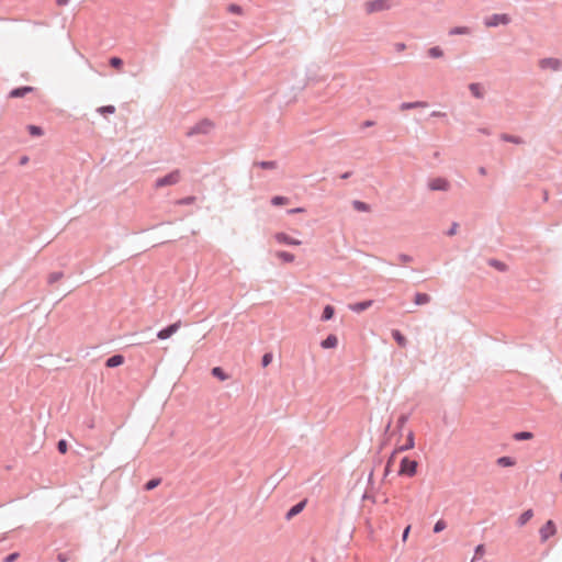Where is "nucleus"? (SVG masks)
<instances>
[{
    "label": "nucleus",
    "mask_w": 562,
    "mask_h": 562,
    "mask_svg": "<svg viewBox=\"0 0 562 562\" xmlns=\"http://www.w3.org/2000/svg\"><path fill=\"white\" fill-rule=\"evenodd\" d=\"M397 259L402 263H407V262H412L413 261V257L411 255H407V254H398L397 255Z\"/></svg>",
    "instance_id": "37998d69"
},
{
    "label": "nucleus",
    "mask_w": 562,
    "mask_h": 562,
    "mask_svg": "<svg viewBox=\"0 0 562 562\" xmlns=\"http://www.w3.org/2000/svg\"><path fill=\"white\" fill-rule=\"evenodd\" d=\"M428 188L431 191H447L450 188V183L446 178L437 177L429 180Z\"/></svg>",
    "instance_id": "6e6552de"
},
{
    "label": "nucleus",
    "mask_w": 562,
    "mask_h": 562,
    "mask_svg": "<svg viewBox=\"0 0 562 562\" xmlns=\"http://www.w3.org/2000/svg\"><path fill=\"white\" fill-rule=\"evenodd\" d=\"M431 300L430 295L427 293L416 292L414 295L415 305H425L429 303Z\"/></svg>",
    "instance_id": "b1692460"
},
{
    "label": "nucleus",
    "mask_w": 562,
    "mask_h": 562,
    "mask_svg": "<svg viewBox=\"0 0 562 562\" xmlns=\"http://www.w3.org/2000/svg\"><path fill=\"white\" fill-rule=\"evenodd\" d=\"M539 67L541 69H551L553 71H560L562 69V60L554 57H546L539 60Z\"/></svg>",
    "instance_id": "0eeeda50"
},
{
    "label": "nucleus",
    "mask_w": 562,
    "mask_h": 562,
    "mask_svg": "<svg viewBox=\"0 0 562 562\" xmlns=\"http://www.w3.org/2000/svg\"><path fill=\"white\" fill-rule=\"evenodd\" d=\"M479 132L482 133V134H485V135H490L491 134L490 131L487 128H485V127L479 128Z\"/></svg>",
    "instance_id": "bf43d9fd"
},
{
    "label": "nucleus",
    "mask_w": 562,
    "mask_h": 562,
    "mask_svg": "<svg viewBox=\"0 0 562 562\" xmlns=\"http://www.w3.org/2000/svg\"><path fill=\"white\" fill-rule=\"evenodd\" d=\"M33 90H34V88L31 86H20V87H16V88H13L12 90H10L9 98H12V99L23 98L27 93L32 92Z\"/></svg>",
    "instance_id": "4468645a"
},
{
    "label": "nucleus",
    "mask_w": 562,
    "mask_h": 562,
    "mask_svg": "<svg viewBox=\"0 0 562 562\" xmlns=\"http://www.w3.org/2000/svg\"><path fill=\"white\" fill-rule=\"evenodd\" d=\"M64 277L63 271H53L47 277V283L53 285Z\"/></svg>",
    "instance_id": "2f4dec72"
},
{
    "label": "nucleus",
    "mask_w": 562,
    "mask_h": 562,
    "mask_svg": "<svg viewBox=\"0 0 562 562\" xmlns=\"http://www.w3.org/2000/svg\"><path fill=\"white\" fill-rule=\"evenodd\" d=\"M532 437H533V434L530 431H517L513 435V438L517 441L528 440V439H531Z\"/></svg>",
    "instance_id": "473e14b6"
},
{
    "label": "nucleus",
    "mask_w": 562,
    "mask_h": 562,
    "mask_svg": "<svg viewBox=\"0 0 562 562\" xmlns=\"http://www.w3.org/2000/svg\"><path fill=\"white\" fill-rule=\"evenodd\" d=\"M557 532V527L553 520H548L539 530L541 542H546L550 537Z\"/></svg>",
    "instance_id": "1a4fd4ad"
},
{
    "label": "nucleus",
    "mask_w": 562,
    "mask_h": 562,
    "mask_svg": "<svg viewBox=\"0 0 562 562\" xmlns=\"http://www.w3.org/2000/svg\"><path fill=\"white\" fill-rule=\"evenodd\" d=\"M352 207L358 212H369L371 209L368 203L360 200H353Z\"/></svg>",
    "instance_id": "c756f323"
},
{
    "label": "nucleus",
    "mask_w": 562,
    "mask_h": 562,
    "mask_svg": "<svg viewBox=\"0 0 562 562\" xmlns=\"http://www.w3.org/2000/svg\"><path fill=\"white\" fill-rule=\"evenodd\" d=\"M469 90L471 92V94L476 98V99H483L484 97V91H483V87L481 83L479 82H472L469 85Z\"/></svg>",
    "instance_id": "6ab92c4d"
},
{
    "label": "nucleus",
    "mask_w": 562,
    "mask_h": 562,
    "mask_svg": "<svg viewBox=\"0 0 562 562\" xmlns=\"http://www.w3.org/2000/svg\"><path fill=\"white\" fill-rule=\"evenodd\" d=\"M338 345V338L334 334H329L325 339L321 341V347L323 349H333Z\"/></svg>",
    "instance_id": "dca6fc26"
},
{
    "label": "nucleus",
    "mask_w": 562,
    "mask_h": 562,
    "mask_svg": "<svg viewBox=\"0 0 562 562\" xmlns=\"http://www.w3.org/2000/svg\"><path fill=\"white\" fill-rule=\"evenodd\" d=\"M307 504V499H302L300 502H297L296 504H294L293 506H291L288 512L285 513V519L286 520H291L292 518H294L296 515H299L306 506Z\"/></svg>",
    "instance_id": "ddd939ff"
},
{
    "label": "nucleus",
    "mask_w": 562,
    "mask_h": 562,
    "mask_svg": "<svg viewBox=\"0 0 562 562\" xmlns=\"http://www.w3.org/2000/svg\"><path fill=\"white\" fill-rule=\"evenodd\" d=\"M501 139L504 142L513 143V144H522L524 143L521 137L506 134V133H503L501 135Z\"/></svg>",
    "instance_id": "7c9ffc66"
},
{
    "label": "nucleus",
    "mask_w": 562,
    "mask_h": 562,
    "mask_svg": "<svg viewBox=\"0 0 562 562\" xmlns=\"http://www.w3.org/2000/svg\"><path fill=\"white\" fill-rule=\"evenodd\" d=\"M416 459H401L398 474L413 476L416 473Z\"/></svg>",
    "instance_id": "39448f33"
},
{
    "label": "nucleus",
    "mask_w": 562,
    "mask_h": 562,
    "mask_svg": "<svg viewBox=\"0 0 562 562\" xmlns=\"http://www.w3.org/2000/svg\"><path fill=\"white\" fill-rule=\"evenodd\" d=\"M215 128V124L212 120L205 117L199 121L196 124L191 126L186 135L187 137H194L196 135H209Z\"/></svg>",
    "instance_id": "f257e3e1"
},
{
    "label": "nucleus",
    "mask_w": 562,
    "mask_h": 562,
    "mask_svg": "<svg viewBox=\"0 0 562 562\" xmlns=\"http://www.w3.org/2000/svg\"><path fill=\"white\" fill-rule=\"evenodd\" d=\"M274 239H276L277 243L282 244V245H286V246H299V245L302 244L301 240L291 237L290 235H288L284 232L276 233L274 234Z\"/></svg>",
    "instance_id": "9b49d317"
},
{
    "label": "nucleus",
    "mask_w": 562,
    "mask_h": 562,
    "mask_svg": "<svg viewBox=\"0 0 562 562\" xmlns=\"http://www.w3.org/2000/svg\"><path fill=\"white\" fill-rule=\"evenodd\" d=\"M560 480L562 481V472L560 473Z\"/></svg>",
    "instance_id": "338daca9"
},
{
    "label": "nucleus",
    "mask_w": 562,
    "mask_h": 562,
    "mask_svg": "<svg viewBox=\"0 0 562 562\" xmlns=\"http://www.w3.org/2000/svg\"><path fill=\"white\" fill-rule=\"evenodd\" d=\"M411 532V526H406L402 532V540L405 542L408 538V535Z\"/></svg>",
    "instance_id": "8fccbe9b"
},
{
    "label": "nucleus",
    "mask_w": 562,
    "mask_h": 562,
    "mask_svg": "<svg viewBox=\"0 0 562 562\" xmlns=\"http://www.w3.org/2000/svg\"><path fill=\"white\" fill-rule=\"evenodd\" d=\"M109 65L115 69H121L124 65V61L117 56H112L109 58Z\"/></svg>",
    "instance_id": "c9c22d12"
},
{
    "label": "nucleus",
    "mask_w": 562,
    "mask_h": 562,
    "mask_svg": "<svg viewBox=\"0 0 562 562\" xmlns=\"http://www.w3.org/2000/svg\"><path fill=\"white\" fill-rule=\"evenodd\" d=\"M459 227V224L457 222H453L450 228L446 232L447 236H453L457 234V229Z\"/></svg>",
    "instance_id": "de8ad7c7"
},
{
    "label": "nucleus",
    "mask_w": 562,
    "mask_h": 562,
    "mask_svg": "<svg viewBox=\"0 0 562 562\" xmlns=\"http://www.w3.org/2000/svg\"><path fill=\"white\" fill-rule=\"evenodd\" d=\"M26 130L32 137H40L44 134L43 127L38 125L29 124Z\"/></svg>",
    "instance_id": "cd10ccee"
},
{
    "label": "nucleus",
    "mask_w": 562,
    "mask_h": 562,
    "mask_svg": "<svg viewBox=\"0 0 562 562\" xmlns=\"http://www.w3.org/2000/svg\"><path fill=\"white\" fill-rule=\"evenodd\" d=\"M428 56L430 58H440L443 56V50L439 46H432L428 49Z\"/></svg>",
    "instance_id": "f704fd0d"
},
{
    "label": "nucleus",
    "mask_w": 562,
    "mask_h": 562,
    "mask_svg": "<svg viewBox=\"0 0 562 562\" xmlns=\"http://www.w3.org/2000/svg\"><path fill=\"white\" fill-rule=\"evenodd\" d=\"M211 374L220 381H226L229 378L228 373L222 367L212 368Z\"/></svg>",
    "instance_id": "5701e85b"
},
{
    "label": "nucleus",
    "mask_w": 562,
    "mask_h": 562,
    "mask_svg": "<svg viewBox=\"0 0 562 562\" xmlns=\"http://www.w3.org/2000/svg\"><path fill=\"white\" fill-rule=\"evenodd\" d=\"M194 200H195V198H194V196H184V198H182L181 200H179V202H178V203H179L180 205H189V204H192Z\"/></svg>",
    "instance_id": "49530a36"
},
{
    "label": "nucleus",
    "mask_w": 562,
    "mask_h": 562,
    "mask_svg": "<svg viewBox=\"0 0 562 562\" xmlns=\"http://www.w3.org/2000/svg\"><path fill=\"white\" fill-rule=\"evenodd\" d=\"M56 449L60 454H65L68 451V442L66 439H59L56 442Z\"/></svg>",
    "instance_id": "4c0bfd02"
},
{
    "label": "nucleus",
    "mask_w": 562,
    "mask_h": 562,
    "mask_svg": "<svg viewBox=\"0 0 562 562\" xmlns=\"http://www.w3.org/2000/svg\"><path fill=\"white\" fill-rule=\"evenodd\" d=\"M471 33V29L468 26H454L449 30V35H468Z\"/></svg>",
    "instance_id": "bb28decb"
},
{
    "label": "nucleus",
    "mask_w": 562,
    "mask_h": 562,
    "mask_svg": "<svg viewBox=\"0 0 562 562\" xmlns=\"http://www.w3.org/2000/svg\"><path fill=\"white\" fill-rule=\"evenodd\" d=\"M396 52H402L406 48V45L402 42H398L394 45Z\"/></svg>",
    "instance_id": "603ef678"
},
{
    "label": "nucleus",
    "mask_w": 562,
    "mask_h": 562,
    "mask_svg": "<svg viewBox=\"0 0 562 562\" xmlns=\"http://www.w3.org/2000/svg\"><path fill=\"white\" fill-rule=\"evenodd\" d=\"M116 109L114 105L112 104H108V105H102V106H99L97 109V112L102 114V115H105V114H113L115 113Z\"/></svg>",
    "instance_id": "e433bc0d"
},
{
    "label": "nucleus",
    "mask_w": 562,
    "mask_h": 562,
    "mask_svg": "<svg viewBox=\"0 0 562 562\" xmlns=\"http://www.w3.org/2000/svg\"><path fill=\"white\" fill-rule=\"evenodd\" d=\"M426 106H427V102H424V101L402 102L400 104V109L402 111L413 110V109H418V108H426Z\"/></svg>",
    "instance_id": "aec40b11"
},
{
    "label": "nucleus",
    "mask_w": 562,
    "mask_h": 562,
    "mask_svg": "<svg viewBox=\"0 0 562 562\" xmlns=\"http://www.w3.org/2000/svg\"><path fill=\"white\" fill-rule=\"evenodd\" d=\"M533 516L532 509L525 510L517 519V526L522 527L525 526Z\"/></svg>",
    "instance_id": "393cba45"
},
{
    "label": "nucleus",
    "mask_w": 562,
    "mask_h": 562,
    "mask_svg": "<svg viewBox=\"0 0 562 562\" xmlns=\"http://www.w3.org/2000/svg\"><path fill=\"white\" fill-rule=\"evenodd\" d=\"M305 210L304 207H294V209H290L286 211L288 214H297V213H303Z\"/></svg>",
    "instance_id": "3c124183"
},
{
    "label": "nucleus",
    "mask_w": 562,
    "mask_h": 562,
    "mask_svg": "<svg viewBox=\"0 0 562 562\" xmlns=\"http://www.w3.org/2000/svg\"><path fill=\"white\" fill-rule=\"evenodd\" d=\"M386 443H383L380 446V449L378 450V453H382L383 449L385 448Z\"/></svg>",
    "instance_id": "e2e57ef3"
},
{
    "label": "nucleus",
    "mask_w": 562,
    "mask_h": 562,
    "mask_svg": "<svg viewBox=\"0 0 562 562\" xmlns=\"http://www.w3.org/2000/svg\"><path fill=\"white\" fill-rule=\"evenodd\" d=\"M160 483H161L160 477H153L144 484V490L151 491V490L156 488Z\"/></svg>",
    "instance_id": "72a5a7b5"
},
{
    "label": "nucleus",
    "mask_w": 562,
    "mask_h": 562,
    "mask_svg": "<svg viewBox=\"0 0 562 562\" xmlns=\"http://www.w3.org/2000/svg\"><path fill=\"white\" fill-rule=\"evenodd\" d=\"M496 462L502 468H509L516 464V459H496Z\"/></svg>",
    "instance_id": "58836bf2"
},
{
    "label": "nucleus",
    "mask_w": 562,
    "mask_h": 562,
    "mask_svg": "<svg viewBox=\"0 0 562 562\" xmlns=\"http://www.w3.org/2000/svg\"><path fill=\"white\" fill-rule=\"evenodd\" d=\"M396 459H392V458H389L387 459V465H390L391 463H393Z\"/></svg>",
    "instance_id": "0e129e2a"
},
{
    "label": "nucleus",
    "mask_w": 562,
    "mask_h": 562,
    "mask_svg": "<svg viewBox=\"0 0 562 562\" xmlns=\"http://www.w3.org/2000/svg\"><path fill=\"white\" fill-rule=\"evenodd\" d=\"M335 307L330 304H327L324 306L323 308V312H322V315H321V321L322 322H328L330 319H333V317L335 316Z\"/></svg>",
    "instance_id": "412c9836"
},
{
    "label": "nucleus",
    "mask_w": 562,
    "mask_h": 562,
    "mask_svg": "<svg viewBox=\"0 0 562 562\" xmlns=\"http://www.w3.org/2000/svg\"><path fill=\"white\" fill-rule=\"evenodd\" d=\"M352 176V171H346L344 173L340 175V179L342 180H347L349 179L350 177Z\"/></svg>",
    "instance_id": "6e6d98bb"
},
{
    "label": "nucleus",
    "mask_w": 562,
    "mask_h": 562,
    "mask_svg": "<svg viewBox=\"0 0 562 562\" xmlns=\"http://www.w3.org/2000/svg\"><path fill=\"white\" fill-rule=\"evenodd\" d=\"M487 172L486 168L485 167H479V173L482 175V176H485Z\"/></svg>",
    "instance_id": "052dcab7"
},
{
    "label": "nucleus",
    "mask_w": 562,
    "mask_h": 562,
    "mask_svg": "<svg viewBox=\"0 0 562 562\" xmlns=\"http://www.w3.org/2000/svg\"><path fill=\"white\" fill-rule=\"evenodd\" d=\"M373 300H364L348 304V308L353 313H362L373 305Z\"/></svg>",
    "instance_id": "f8f14e48"
},
{
    "label": "nucleus",
    "mask_w": 562,
    "mask_h": 562,
    "mask_svg": "<svg viewBox=\"0 0 562 562\" xmlns=\"http://www.w3.org/2000/svg\"><path fill=\"white\" fill-rule=\"evenodd\" d=\"M70 560L69 552H59L57 554V561L58 562H68Z\"/></svg>",
    "instance_id": "a18cd8bd"
},
{
    "label": "nucleus",
    "mask_w": 562,
    "mask_h": 562,
    "mask_svg": "<svg viewBox=\"0 0 562 562\" xmlns=\"http://www.w3.org/2000/svg\"><path fill=\"white\" fill-rule=\"evenodd\" d=\"M228 12L233 13V14H241L243 13V8L237 4V3H231L227 8Z\"/></svg>",
    "instance_id": "a19ab883"
},
{
    "label": "nucleus",
    "mask_w": 562,
    "mask_h": 562,
    "mask_svg": "<svg viewBox=\"0 0 562 562\" xmlns=\"http://www.w3.org/2000/svg\"><path fill=\"white\" fill-rule=\"evenodd\" d=\"M27 162H29V157L26 155H23L20 157V159H19L20 166L26 165Z\"/></svg>",
    "instance_id": "5fc2aeb1"
},
{
    "label": "nucleus",
    "mask_w": 562,
    "mask_h": 562,
    "mask_svg": "<svg viewBox=\"0 0 562 562\" xmlns=\"http://www.w3.org/2000/svg\"><path fill=\"white\" fill-rule=\"evenodd\" d=\"M512 21L510 16L506 13H494L484 19V25L486 27H496L498 25H507Z\"/></svg>",
    "instance_id": "f03ea898"
},
{
    "label": "nucleus",
    "mask_w": 562,
    "mask_h": 562,
    "mask_svg": "<svg viewBox=\"0 0 562 562\" xmlns=\"http://www.w3.org/2000/svg\"><path fill=\"white\" fill-rule=\"evenodd\" d=\"M406 420H407V416L402 415V416L400 417V422H401V423H405Z\"/></svg>",
    "instance_id": "680f3d73"
},
{
    "label": "nucleus",
    "mask_w": 562,
    "mask_h": 562,
    "mask_svg": "<svg viewBox=\"0 0 562 562\" xmlns=\"http://www.w3.org/2000/svg\"><path fill=\"white\" fill-rule=\"evenodd\" d=\"M431 116L441 117V116H446V113L438 112V111H434V112L431 113Z\"/></svg>",
    "instance_id": "13d9d810"
},
{
    "label": "nucleus",
    "mask_w": 562,
    "mask_h": 562,
    "mask_svg": "<svg viewBox=\"0 0 562 562\" xmlns=\"http://www.w3.org/2000/svg\"><path fill=\"white\" fill-rule=\"evenodd\" d=\"M252 167H258L265 170H272L278 167V162L276 160H256L254 161Z\"/></svg>",
    "instance_id": "f3484780"
},
{
    "label": "nucleus",
    "mask_w": 562,
    "mask_h": 562,
    "mask_svg": "<svg viewBox=\"0 0 562 562\" xmlns=\"http://www.w3.org/2000/svg\"><path fill=\"white\" fill-rule=\"evenodd\" d=\"M486 263L499 272H506L508 270V266L496 258H488Z\"/></svg>",
    "instance_id": "a211bd4d"
},
{
    "label": "nucleus",
    "mask_w": 562,
    "mask_h": 562,
    "mask_svg": "<svg viewBox=\"0 0 562 562\" xmlns=\"http://www.w3.org/2000/svg\"><path fill=\"white\" fill-rule=\"evenodd\" d=\"M374 124H375L374 121L367 120V121L362 122L361 126H362V128H367V127L373 126Z\"/></svg>",
    "instance_id": "864d4df0"
},
{
    "label": "nucleus",
    "mask_w": 562,
    "mask_h": 562,
    "mask_svg": "<svg viewBox=\"0 0 562 562\" xmlns=\"http://www.w3.org/2000/svg\"><path fill=\"white\" fill-rule=\"evenodd\" d=\"M367 13H376L389 10L391 8V0H370L366 2Z\"/></svg>",
    "instance_id": "20e7f679"
},
{
    "label": "nucleus",
    "mask_w": 562,
    "mask_h": 562,
    "mask_svg": "<svg viewBox=\"0 0 562 562\" xmlns=\"http://www.w3.org/2000/svg\"><path fill=\"white\" fill-rule=\"evenodd\" d=\"M484 552H485V547H484V544H477V546L475 547V549H474V558H473V560H474V559H476V558H479V557H481V555H483V554H484Z\"/></svg>",
    "instance_id": "c03bdc74"
},
{
    "label": "nucleus",
    "mask_w": 562,
    "mask_h": 562,
    "mask_svg": "<svg viewBox=\"0 0 562 562\" xmlns=\"http://www.w3.org/2000/svg\"><path fill=\"white\" fill-rule=\"evenodd\" d=\"M69 3V0H56V4L59 7L66 5Z\"/></svg>",
    "instance_id": "4d7b16f0"
},
{
    "label": "nucleus",
    "mask_w": 562,
    "mask_h": 562,
    "mask_svg": "<svg viewBox=\"0 0 562 562\" xmlns=\"http://www.w3.org/2000/svg\"><path fill=\"white\" fill-rule=\"evenodd\" d=\"M124 362H125V357L123 355L114 353L105 360L104 366L106 368L113 369V368H117V367L122 366Z\"/></svg>",
    "instance_id": "2eb2a0df"
},
{
    "label": "nucleus",
    "mask_w": 562,
    "mask_h": 562,
    "mask_svg": "<svg viewBox=\"0 0 562 562\" xmlns=\"http://www.w3.org/2000/svg\"><path fill=\"white\" fill-rule=\"evenodd\" d=\"M414 443H415L414 442V435H413L412 431H409V434L407 435L405 443H403L401 446L393 447L390 451L384 452L383 457H395L397 453L404 452V451L413 448Z\"/></svg>",
    "instance_id": "423d86ee"
},
{
    "label": "nucleus",
    "mask_w": 562,
    "mask_h": 562,
    "mask_svg": "<svg viewBox=\"0 0 562 562\" xmlns=\"http://www.w3.org/2000/svg\"><path fill=\"white\" fill-rule=\"evenodd\" d=\"M276 256L282 260L283 262L290 263L293 262L295 259V256L292 252L285 251V250H279L277 251Z\"/></svg>",
    "instance_id": "a878e982"
},
{
    "label": "nucleus",
    "mask_w": 562,
    "mask_h": 562,
    "mask_svg": "<svg viewBox=\"0 0 562 562\" xmlns=\"http://www.w3.org/2000/svg\"><path fill=\"white\" fill-rule=\"evenodd\" d=\"M179 180H180V171L172 170V171L164 175L162 177L157 178L155 181V187L162 188V187H167V186H173V184L178 183Z\"/></svg>",
    "instance_id": "7ed1b4c3"
},
{
    "label": "nucleus",
    "mask_w": 562,
    "mask_h": 562,
    "mask_svg": "<svg viewBox=\"0 0 562 562\" xmlns=\"http://www.w3.org/2000/svg\"><path fill=\"white\" fill-rule=\"evenodd\" d=\"M273 360L272 352H265L261 357V366L262 368H267Z\"/></svg>",
    "instance_id": "ea45409f"
},
{
    "label": "nucleus",
    "mask_w": 562,
    "mask_h": 562,
    "mask_svg": "<svg viewBox=\"0 0 562 562\" xmlns=\"http://www.w3.org/2000/svg\"><path fill=\"white\" fill-rule=\"evenodd\" d=\"M180 328V322L171 323L167 325L166 327L161 328L157 333V338L160 340H165L170 338L173 334L177 333V330Z\"/></svg>",
    "instance_id": "9d476101"
},
{
    "label": "nucleus",
    "mask_w": 562,
    "mask_h": 562,
    "mask_svg": "<svg viewBox=\"0 0 562 562\" xmlns=\"http://www.w3.org/2000/svg\"><path fill=\"white\" fill-rule=\"evenodd\" d=\"M447 527L446 525V521L442 520V519H439L438 521H436V524L434 525V532L435 533H439L441 532L445 528Z\"/></svg>",
    "instance_id": "79ce46f5"
},
{
    "label": "nucleus",
    "mask_w": 562,
    "mask_h": 562,
    "mask_svg": "<svg viewBox=\"0 0 562 562\" xmlns=\"http://www.w3.org/2000/svg\"><path fill=\"white\" fill-rule=\"evenodd\" d=\"M543 199L548 200V193L547 192H544Z\"/></svg>",
    "instance_id": "69168bd1"
},
{
    "label": "nucleus",
    "mask_w": 562,
    "mask_h": 562,
    "mask_svg": "<svg viewBox=\"0 0 562 562\" xmlns=\"http://www.w3.org/2000/svg\"><path fill=\"white\" fill-rule=\"evenodd\" d=\"M19 552H12L3 559V562H14L19 558Z\"/></svg>",
    "instance_id": "09e8293b"
},
{
    "label": "nucleus",
    "mask_w": 562,
    "mask_h": 562,
    "mask_svg": "<svg viewBox=\"0 0 562 562\" xmlns=\"http://www.w3.org/2000/svg\"><path fill=\"white\" fill-rule=\"evenodd\" d=\"M391 335L400 347H406L407 339L400 329H392Z\"/></svg>",
    "instance_id": "4be33fe9"
},
{
    "label": "nucleus",
    "mask_w": 562,
    "mask_h": 562,
    "mask_svg": "<svg viewBox=\"0 0 562 562\" xmlns=\"http://www.w3.org/2000/svg\"><path fill=\"white\" fill-rule=\"evenodd\" d=\"M290 202V199L288 196H284V195H274L271 198L270 200V203L271 205L273 206H281V205H285Z\"/></svg>",
    "instance_id": "c85d7f7f"
}]
</instances>
